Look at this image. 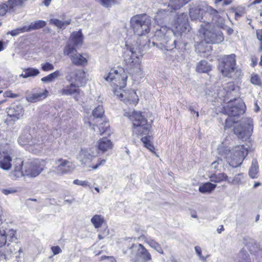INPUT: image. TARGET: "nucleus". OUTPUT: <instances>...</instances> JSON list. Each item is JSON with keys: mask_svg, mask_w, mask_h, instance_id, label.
Listing matches in <instances>:
<instances>
[{"mask_svg": "<svg viewBox=\"0 0 262 262\" xmlns=\"http://www.w3.org/2000/svg\"><path fill=\"white\" fill-rule=\"evenodd\" d=\"M176 31L166 26H161L155 32L152 42L161 50L170 51L176 48L177 39L181 34L189 28L187 15L182 13L178 15L176 24Z\"/></svg>", "mask_w": 262, "mask_h": 262, "instance_id": "obj_1", "label": "nucleus"}, {"mask_svg": "<svg viewBox=\"0 0 262 262\" xmlns=\"http://www.w3.org/2000/svg\"><path fill=\"white\" fill-rule=\"evenodd\" d=\"M128 56L124 58V62L126 71L130 74L140 75L141 74V66L140 58L143 55V49L148 48L146 44L142 45L140 39H139L134 45H125Z\"/></svg>", "mask_w": 262, "mask_h": 262, "instance_id": "obj_2", "label": "nucleus"}, {"mask_svg": "<svg viewBox=\"0 0 262 262\" xmlns=\"http://www.w3.org/2000/svg\"><path fill=\"white\" fill-rule=\"evenodd\" d=\"M128 56L124 58V62L126 71L130 74L140 75L141 74V66L140 58L143 55V49L148 48L146 44L142 45L140 39H139L134 45H125Z\"/></svg>", "mask_w": 262, "mask_h": 262, "instance_id": "obj_3", "label": "nucleus"}, {"mask_svg": "<svg viewBox=\"0 0 262 262\" xmlns=\"http://www.w3.org/2000/svg\"><path fill=\"white\" fill-rule=\"evenodd\" d=\"M219 154L226 159L229 164L234 167L241 165L248 154V150L244 145H237L233 148L221 144L218 148Z\"/></svg>", "mask_w": 262, "mask_h": 262, "instance_id": "obj_4", "label": "nucleus"}, {"mask_svg": "<svg viewBox=\"0 0 262 262\" xmlns=\"http://www.w3.org/2000/svg\"><path fill=\"white\" fill-rule=\"evenodd\" d=\"M130 28L138 36L145 35L150 30L151 19L146 14H137L130 20Z\"/></svg>", "mask_w": 262, "mask_h": 262, "instance_id": "obj_5", "label": "nucleus"}, {"mask_svg": "<svg viewBox=\"0 0 262 262\" xmlns=\"http://www.w3.org/2000/svg\"><path fill=\"white\" fill-rule=\"evenodd\" d=\"M124 115L132 121L134 133L139 135L148 133L151 126L147 123V120L143 117L141 112H134L132 115L130 113L126 112Z\"/></svg>", "mask_w": 262, "mask_h": 262, "instance_id": "obj_6", "label": "nucleus"}, {"mask_svg": "<svg viewBox=\"0 0 262 262\" xmlns=\"http://www.w3.org/2000/svg\"><path fill=\"white\" fill-rule=\"evenodd\" d=\"M127 75L122 69H111L107 75L104 76L105 80L110 82L119 89L126 86Z\"/></svg>", "mask_w": 262, "mask_h": 262, "instance_id": "obj_7", "label": "nucleus"}, {"mask_svg": "<svg viewBox=\"0 0 262 262\" xmlns=\"http://www.w3.org/2000/svg\"><path fill=\"white\" fill-rule=\"evenodd\" d=\"M130 258L135 262H148L151 260V255L141 244H133L130 248Z\"/></svg>", "mask_w": 262, "mask_h": 262, "instance_id": "obj_8", "label": "nucleus"}, {"mask_svg": "<svg viewBox=\"0 0 262 262\" xmlns=\"http://www.w3.org/2000/svg\"><path fill=\"white\" fill-rule=\"evenodd\" d=\"M253 120L251 118L244 119L241 123L234 127V134L238 138L246 140L250 137L253 132Z\"/></svg>", "mask_w": 262, "mask_h": 262, "instance_id": "obj_9", "label": "nucleus"}, {"mask_svg": "<svg viewBox=\"0 0 262 262\" xmlns=\"http://www.w3.org/2000/svg\"><path fill=\"white\" fill-rule=\"evenodd\" d=\"M97 154L98 152L95 151L93 148L82 149L79 152L78 159L82 164L88 165L89 167H92L93 169H96L101 165L105 163V160H101L95 165L90 164V163L93 161V158L97 156Z\"/></svg>", "mask_w": 262, "mask_h": 262, "instance_id": "obj_10", "label": "nucleus"}, {"mask_svg": "<svg viewBox=\"0 0 262 262\" xmlns=\"http://www.w3.org/2000/svg\"><path fill=\"white\" fill-rule=\"evenodd\" d=\"M235 64V55L232 54L225 55L222 58L219 68L224 77H230L234 70Z\"/></svg>", "mask_w": 262, "mask_h": 262, "instance_id": "obj_11", "label": "nucleus"}, {"mask_svg": "<svg viewBox=\"0 0 262 262\" xmlns=\"http://www.w3.org/2000/svg\"><path fill=\"white\" fill-rule=\"evenodd\" d=\"M63 54L68 56L73 64L78 66H83L86 64L87 60L80 53H79L75 48L68 44L66 46L63 50Z\"/></svg>", "mask_w": 262, "mask_h": 262, "instance_id": "obj_12", "label": "nucleus"}, {"mask_svg": "<svg viewBox=\"0 0 262 262\" xmlns=\"http://www.w3.org/2000/svg\"><path fill=\"white\" fill-rule=\"evenodd\" d=\"M235 105H233L232 100H231L227 106L224 108L225 114L229 116L232 117L237 119V117L243 114L245 111V105L243 101L241 99H234Z\"/></svg>", "mask_w": 262, "mask_h": 262, "instance_id": "obj_13", "label": "nucleus"}, {"mask_svg": "<svg viewBox=\"0 0 262 262\" xmlns=\"http://www.w3.org/2000/svg\"><path fill=\"white\" fill-rule=\"evenodd\" d=\"M58 94L62 96H72L76 101L79 100L84 96V93L80 89L79 85L73 83L64 86L58 91Z\"/></svg>", "mask_w": 262, "mask_h": 262, "instance_id": "obj_14", "label": "nucleus"}, {"mask_svg": "<svg viewBox=\"0 0 262 262\" xmlns=\"http://www.w3.org/2000/svg\"><path fill=\"white\" fill-rule=\"evenodd\" d=\"M16 231L12 229H8L6 225L0 226V247L6 245L8 242H12L16 239ZM9 246V243L7 246Z\"/></svg>", "mask_w": 262, "mask_h": 262, "instance_id": "obj_15", "label": "nucleus"}, {"mask_svg": "<svg viewBox=\"0 0 262 262\" xmlns=\"http://www.w3.org/2000/svg\"><path fill=\"white\" fill-rule=\"evenodd\" d=\"M43 165L38 160L25 163V176L35 177L39 175L43 170Z\"/></svg>", "mask_w": 262, "mask_h": 262, "instance_id": "obj_16", "label": "nucleus"}, {"mask_svg": "<svg viewBox=\"0 0 262 262\" xmlns=\"http://www.w3.org/2000/svg\"><path fill=\"white\" fill-rule=\"evenodd\" d=\"M57 165L56 167V173L64 174L72 172L75 169V164L70 161L60 158L56 161Z\"/></svg>", "mask_w": 262, "mask_h": 262, "instance_id": "obj_17", "label": "nucleus"}, {"mask_svg": "<svg viewBox=\"0 0 262 262\" xmlns=\"http://www.w3.org/2000/svg\"><path fill=\"white\" fill-rule=\"evenodd\" d=\"M203 19L202 21L205 24L204 27H210V23L216 20L218 18V12L212 7L207 5H203Z\"/></svg>", "mask_w": 262, "mask_h": 262, "instance_id": "obj_18", "label": "nucleus"}, {"mask_svg": "<svg viewBox=\"0 0 262 262\" xmlns=\"http://www.w3.org/2000/svg\"><path fill=\"white\" fill-rule=\"evenodd\" d=\"M48 93L47 90H43L41 88L33 90L30 94L26 96V100L31 103H35L45 99Z\"/></svg>", "mask_w": 262, "mask_h": 262, "instance_id": "obj_19", "label": "nucleus"}, {"mask_svg": "<svg viewBox=\"0 0 262 262\" xmlns=\"http://www.w3.org/2000/svg\"><path fill=\"white\" fill-rule=\"evenodd\" d=\"M23 161L21 159H16L14 161V169L10 172V176L13 179H17L25 176Z\"/></svg>", "mask_w": 262, "mask_h": 262, "instance_id": "obj_20", "label": "nucleus"}, {"mask_svg": "<svg viewBox=\"0 0 262 262\" xmlns=\"http://www.w3.org/2000/svg\"><path fill=\"white\" fill-rule=\"evenodd\" d=\"M172 11L170 8L167 7L166 9H161L157 12L154 19L156 23L159 26V29L162 25L168 20L169 16L172 12ZM157 29H159V28H157Z\"/></svg>", "mask_w": 262, "mask_h": 262, "instance_id": "obj_21", "label": "nucleus"}, {"mask_svg": "<svg viewBox=\"0 0 262 262\" xmlns=\"http://www.w3.org/2000/svg\"><path fill=\"white\" fill-rule=\"evenodd\" d=\"M7 113L8 115L12 118V120H15L23 116L24 110L21 105L13 104L7 108Z\"/></svg>", "mask_w": 262, "mask_h": 262, "instance_id": "obj_22", "label": "nucleus"}, {"mask_svg": "<svg viewBox=\"0 0 262 262\" xmlns=\"http://www.w3.org/2000/svg\"><path fill=\"white\" fill-rule=\"evenodd\" d=\"M104 110L102 106L98 105L96 107L92 112L93 117L90 119V120L88 121L86 123L88 124L89 126H91L92 125H95V123L101 121L104 114Z\"/></svg>", "mask_w": 262, "mask_h": 262, "instance_id": "obj_23", "label": "nucleus"}, {"mask_svg": "<svg viewBox=\"0 0 262 262\" xmlns=\"http://www.w3.org/2000/svg\"><path fill=\"white\" fill-rule=\"evenodd\" d=\"M209 28L210 27H204V26L202 24L199 29V32L203 36L206 42L211 43L212 40L216 39V33L211 31L209 30Z\"/></svg>", "mask_w": 262, "mask_h": 262, "instance_id": "obj_24", "label": "nucleus"}, {"mask_svg": "<svg viewBox=\"0 0 262 262\" xmlns=\"http://www.w3.org/2000/svg\"><path fill=\"white\" fill-rule=\"evenodd\" d=\"M123 101L126 104L136 105L138 103L139 98L136 92L134 90H131L127 92H124Z\"/></svg>", "mask_w": 262, "mask_h": 262, "instance_id": "obj_25", "label": "nucleus"}, {"mask_svg": "<svg viewBox=\"0 0 262 262\" xmlns=\"http://www.w3.org/2000/svg\"><path fill=\"white\" fill-rule=\"evenodd\" d=\"M189 15L192 20L202 21L203 19V5L190 9Z\"/></svg>", "mask_w": 262, "mask_h": 262, "instance_id": "obj_26", "label": "nucleus"}, {"mask_svg": "<svg viewBox=\"0 0 262 262\" xmlns=\"http://www.w3.org/2000/svg\"><path fill=\"white\" fill-rule=\"evenodd\" d=\"M11 157L7 155L4 154L3 155H1L0 157V167L5 170H9L11 167Z\"/></svg>", "mask_w": 262, "mask_h": 262, "instance_id": "obj_27", "label": "nucleus"}, {"mask_svg": "<svg viewBox=\"0 0 262 262\" xmlns=\"http://www.w3.org/2000/svg\"><path fill=\"white\" fill-rule=\"evenodd\" d=\"M98 149L102 152L108 150L112 147V142L106 138H102L97 142Z\"/></svg>", "mask_w": 262, "mask_h": 262, "instance_id": "obj_28", "label": "nucleus"}, {"mask_svg": "<svg viewBox=\"0 0 262 262\" xmlns=\"http://www.w3.org/2000/svg\"><path fill=\"white\" fill-rule=\"evenodd\" d=\"M144 239L146 244H147L150 247L156 250L158 252L162 254L164 253L161 245L155 239L150 237H144Z\"/></svg>", "mask_w": 262, "mask_h": 262, "instance_id": "obj_29", "label": "nucleus"}, {"mask_svg": "<svg viewBox=\"0 0 262 262\" xmlns=\"http://www.w3.org/2000/svg\"><path fill=\"white\" fill-rule=\"evenodd\" d=\"M70 19L64 21L56 18H51L50 19V24L54 25L59 29H64L69 25L71 24Z\"/></svg>", "mask_w": 262, "mask_h": 262, "instance_id": "obj_30", "label": "nucleus"}, {"mask_svg": "<svg viewBox=\"0 0 262 262\" xmlns=\"http://www.w3.org/2000/svg\"><path fill=\"white\" fill-rule=\"evenodd\" d=\"M191 0H170L168 8H170L172 10L180 9Z\"/></svg>", "mask_w": 262, "mask_h": 262, "instance_id": "obj_31", "label": "nucleus"}, {"mask_svg": "<svg viewBox=\"0 0 262 262\" xmlns=\"http://www.w3.org/2000/svg\"><path fill=\"white\" fill-rule=\"evenodd\" d=\"M258 172V165L256 159H253L252 161L251 166L249 169V175L252 179H256L257 178Z\"/></svg>", "mask_w": 262, "mask_h": 262, "instance_id": "obj_32", "label": "nucleus"}, {"mask_svg": "<svg viewBox=\"0 0 262 262\" xmlns=\"http://www.w3.org/2000/svg\"><path fill=\"white\" fill-rule=\"evenodd\" d=\"M46 25V22L42 20H38L33 21L31 23L29 26H27V32L42 28L45 27Z\"/></svg>", "mask_w": 262, "mask_h": 262, "instance_id": "obj_33", "label": "nucleus"}, {"mask_svg": "<svg viewBox=\"0 0 262 262\" xmlns=\"http://www.w3.org/2000/svg\"><path fill=\"white\" fill-rule=\"evenodd\" d=\"M211 70V66L205 60H201L196 66V71L200 73H207Z\"/></svg>", "mask_w": 262, "mask_h": 262, "instance_id": "obj_34", "label": "nucleus"}, {"mask_svg": "<svg viewBox=\"0 0 262 262\" xmlns=\"http://www.w3.org/2000/svg\"><path fill=\"white\" fill-rule=\"evenodd\" d=\"M71 41L73 43V46L75 48V46H77L81 43L82 40V33L81 31H77L73 32L71 35Z\"/></svg>", "mask_w": 262, "mask_h": 262, "instance_id": "obj_35", "label": "nucleus"}, {"mask_svg": "<svg viewBox=\"0 0 262 262\" xmlns=\"http://www.w3.org/2000/svg\"><path fill=\"white\" fill-rule=\"evenodd\" d=\"M62 75L61 72L57 70L53 73H52L47 76L42 77L41 79V81L45 83H49L53 81L56 78L60 77Z\"/></svg>", "mask_w": 262, "mask_h": 262, "instance_id": "obj_36", "label": "nucleus"}, {"mask_svg": "<svg viewBox=\"0 0 262 262\" xmlns=\"http://www.w3.org/2000/svg\"><path fill=\"white\" fill-rule=\"evenodd\" d=\"M39 73L38 69L29 68L24 70L23 73L20 75V76L24 78H27L29 77H35L38 75Z\"/></svg>", "mask_w": 262, "mask_h": 262, "instance_id": "obj_37", "label": "nucleus"}, {"mask_svg": "<svg viewBox=\"0 0 262 262\" xmlns=\"http://www.w3.org/2000/svg\"><path fill=\"white\" fill-rule=\"evenodd\" d=\"M99 123V132L100 135H102L105 134L106 135H110L111 132L109 128V123L106 121H102V120Z\"/></svg>", "mask_w": 262, "mask_h": 262, "instance_id": "obj_38", "label": "nucleus"}, {"mask_svg": "<svg viewBox=\"0 0 262 262\" xmlns=\"http://www.w3.org/2000/svg\"><path fill=\"white\" fill-rule=\"evenodd\" d=\"M216 186V184L207 182L200 186L199 191L202 193H207L211 192Z\"/></svg>", "mask_w": 262, "mask_h": 262, "instance_id": "obj_39", "label": "nucleus"}, {"mask_svg": "<svg viewBox=\"0 0 262 262\" xmlns=\"http://www.w3.org/2000/svg\"><path fill=\"white\" fill-rule=\"evenodd\" d=\"M210 181L214 183H220L223 181L228 180V176L224 173H219L218 174L213 173L210 177Z\"/></svg>", "mask_w": 262, "mask_h": 262, "instance_id": "obj_40", "label": "nucleus"}, {"mask_svg": "<svg viewBox=\"0 0 262 262\" xmlns=\"http://www.w3.org/2000/svg\"><path fill=\"white\" fill-rule=\"evenodd\" d=\"M74 75L76 77V83L82 84L85 82V73L83 70H77L74 72Z\"/></svg>", "mask_w": 262, "mask_h": 262, "instance_id": "obj_41", "label": "nucleus"}, {"mask_svg": "<svg viewBox=\"0 0 262 262\" xmlns=\"http://www.w3.org/2000/svg\"><path fill=\"white\" fill-rule=\"evenodd\" d=\"M236 262H250L249 256L246 250L239 251L235 259Z\"/></svg>", "mask_w": 262, "mask_h": 262, "instance_id": "obj_42", "label": "nucleus"}, {"mask_svg": "<svg viewBox=\"0 0 262 262\" xmlns=\"http://www.w3.org/2000/svg\"><path fill=\"white\" fill-rule=\"evenodd\" d=\"M96 228H100L104 222L103 217L100 215H95L91 220Z\"/></svg>", "mask_w": 262, "mask_h": 262, "instance_id": "obj_43", "label": "nucleus"}, {"mask_svg": "<svg viewBox=\"0 0 262 262\" xmlns=\"http://www.w3.org/2000/svg\"><path fill=\"white\" fill-rule=\"evenodd\" d=\"M151 137L150 136H148L142 137L141 140L145 147L150 151L154 152L155 148L151 142Z\"/></svg>", "mask_w": 262, "mask_h": 262, "instance_id": "obj_44", "label": "nucleus"}, {"mask_svg": "<svg viewBox=\"0 0 262 262\" xmlns=\"http://www.w3.org/2000/svg\"><path fill=\"white\" fill-rule=\"evenodd\" d=\"M250 242L247 243V246L251 253H255L259 249L254 239H249Z\"/></svg>", "mask_w": 262, "mask_h": 262, "instance_id": "obj_45", "label": "nucleus"}, {"mask_svg": "<svg viewBox=\"0 0 262 262\" xmlns=\"http://www.w3.org/2000/svg\"><path fill=\"white\" fill-rule=\"evenodd\" d=\"M238 121L237 119L229 116L226 119L224 128L225 129L231 128L232 125Z\"/></svg>", "mask_w": 262, "mask_h": 262, "instance_id": "obj_46", "label": "nucleus"}, {"mask_svg": "<svg viewBox=\"0 0 262 262\" xmlns=\"http://www.w3.org/2000/svg\"><path fill=\"white\" fill-rule=\"evenodd\" d=\"M26 32H27V26H24L23 27H19L16 29H14L8 32V34H10L12 36H14L18 35L20 33H24Z\"/></svg>", "mask_w": 262, "mask_h": 262, "instance_id": "obj_47", "label": "nucleus"}, {"mask_svg": "<svg viewBox=\"0 0 262 262\" xmlns=\"http://www.w3.org/2000/svg\"><path fill=\"white\" fill-rule=\"evenodd\" d=\"M223 164V160L221 158H218L216 160L212 163L211 169L214 170L213 172H215L219 170V165L221 167Z\"/></svg>", "mask_w": 262, "mask_h": 262, "instance_id": "obj_48", "label": "nucleus"}, {"mask_svg": "<svg viewBox=\"0 0 262 262\" xmlns=\"http://www.w3.org/2000/svg\"><path fill=\"white\" fill-rule=\"evenodd\" d=\"M244 178L243 174V173H239L237 174H236L234 177L233 178L232 181L229 180L228 179L227 182L229 183H232L233 184H239L241 180Z\"/></svg>", "mask_w": 262, "mask_h": 262, "instance_id": "obj_49", "label": "nucleus"}, {"mask_svg": "<svg viewBox=\"0 0 262 262\" xmlns=\"http://www.w3.org/2000/svg\"><path fill=\"white\" fill-rule=\"evenodd\" d=\"M101 5L105 8L111 7L115 3V0H96Z\"/></svg>", "mask_w": 262, "mask_h": 262, "instance_id": "obj_50", "label": "nucleus"}, {"mask_svg": "<svg viewBox=\"0 0 262 262\" xmlns=\"http://www.w3.org/2000/svg\"><path fill=\"white\" fill-rule=\"evenodd\" d=\"M214 40L211 41V43H219L222 42L224 40V37L222 32L219 31L216 32V35Z\"/></svg>", "mask_w": 262, "mask_h": 262, "instance_id": "obj_51", "label": "nucleus"}, {"mask_svg": "<svg viewBox=\"0 0 262 262\" xmlns=\"http://www.w3.org/2000/svg\"><path fill=\"white\" fill-rule=\"evenodd\" d=\"M66 79L70 84L73 83L77 85L76 77L74 75V72H71L67 74L66 76Z\"/></svg>", "mask_w": 262, "mask_h": 262, "instance_id": "obj_52", "label": "nucleus"}, {"mask_svg": "<svg viewBox=\"0 0 262 262\" xmlns=\"http://www.w3.org/2000/svg\"><path fill=\"white\" fill-rule=\"evenodd\" d=\"M121 88V89H119V88H116L114 89V93L115 95L118 97L121 100L123 101V98L124 96V91L122 90Z\"/></svg>", "mask_w": 262, "mask_h": 262, "instance_id": "obj_53", "label": "nucleus"}, {"mask_svg": "<svg viewBox=\"0 0 262 262\" xmlns=\"http://www.w3.org/2000/svg\"><path fill=\"white\" fill-rule=\"evenodd\" d=\"M41 69L43 71H52L54 69L53 65L49 62H46L41 64Z\"/></svg>", "mask_w": 262, "mask_h": 262, "instance_id": "obj_54", "label": "nucleus"}, {"mask_svg": "<svg viewBox=\"0 0 262 262\" xmlns=\"http://www.w3.org/2000/svg\"><path fill=\"white\" fill-rule=\"evenodd\" d=\"M251 82L253 84L260 85L261 84L260 79L257 75H252L251 77Z\"/></svg>", "mask_w": 262, "mask_h": 262, "instance_id": "obj_55", "label": "nucleus"}, {"mask_svg": "<svg viewBox=\"0 0 262 262\" xmlns=\"http://www.w3.org/2000/svg\"><path fill=\"white\" fill-rule=\"evenodd\" d=\"M22 3L21 0H9L8 5L10 8H13L14 7L20 5Z\"/></svg>", "mask_w": 262, "mask_h": 262, "instance_id": "obj_56", "label": "nucleus"}, {"mask_svg": "<svg viewBox=\"0 0 262 262\" xmlns=\"http://www.w3.org/2000/svg\"><path fill=\"white\" fill-rule=\"evenodd\" d=\"M194 250H195V251L196 253L197 254L198 256L199 257V258L201 260H202L203 261H205L206 260V258L202 255V249L200 246H195L194 247Z\"/></svg>", "mask_w": 262, "mask_h": 262, "instance_id": "obj_57", "label": "nucleus"}, {"mask_svg": "<svg viewBox=\"0 0 262 262\" xmlns=\"http://www.w3.org/2000/svg\"><path fill=\"white\" fill-rule=\"evenodd\" d=\"M73 184L75 185L82 186H89L90 187L89 183L86 181H81L78 179L75 180L73 181Z\"/></svg>", "mask_w": 262, "mask_h": 262, "instance_id": "obj_58", "label": "nucleus"}, {"mask_svg": "<svg viewBox=\"0 0 262 262\" xmlns=\"http://www.w3.org/2000/svg\"><path fill=\"white\" fill-rule=\"evenodd\" d=\"M8 10V5L4 3H0V16H4Z\"/></svg>", "mask_w": 262, "mask_h": 262, "instance_id": "obj_59", "label": "nucleus"}, {"mask_svg": "<svg viewBox=\"0 0 262 262\" xmlns=\"http://www.w3.org/2000/svg\"><path fill=\"white\" fill-rule=\"evenodd\" d=\"M51 250L54 255L58 254L61 252V249L59 246H53L51 248Z\"/></svg>", "mask_w": 262, "mask_h": 262, "instance_id": "obj_60", "label": "nucleus"}, {"mask_svg": "<svg viewBox=\"0 0 262 262\" xmlns=\"http://www.w3.org/2000/svg\"><path fill=\"white\" fill-rule=\"evenodd\" d=\"M2 192L8 195L10 193H15L16 190L13 188H9V189H4L2 190Z\"/></svg>", "mask_w": 262, "mask_h": 262, "instance_id": "obj_61", "label": "nucleus"}, {"mask_svg": "<svg viewBox=\"0 0 262 262\" xmlns=\"http://www.w3.org/2000/svg\"><path fill=\"white\" fill-rule=\"evenodd\" d=\"M4 96L6 97L15 98L17 95L12 93L11 91H6L4 94Z\"/></svg>", "mask_w": 262, "mask_h": 262, "instance_id": "obj_62", "label": "nucleus"}, {"mask_svg": "<svg viewBox=\"0 0 262 262\" xmlns=\"http://www.w3.org/2000/svg\"><path fill=\"white\" fill-rule=\"evenodd\" d=\"M256 36L258 40L262 41V29L256 31Z\"/></svg>", "mask_w": 262, "mask_h": 262, "instance_id": "obj_63", "label": "nucleus"}, {"mask_svg": "<svg viewBox=\"0 0 262 262\" xmlns=\"http://www.w3.org/2000/svg\"><path fill=\"white\" fill-rule=\"evenodd\" d=\"M52 1V0H43L42 3L46 7H48L50 5Z\"/></svg>", "mask_w": 262, "mask_h": 262, "instance_id": "obj_64", "label": "nucleus"}]
</instances>
